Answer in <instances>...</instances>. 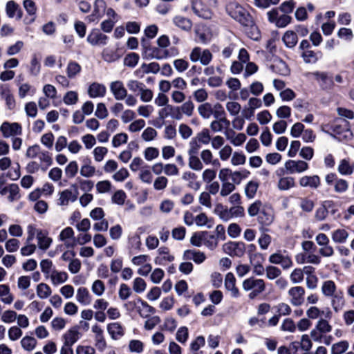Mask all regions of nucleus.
I'll use <instances>...</instances> for the list:
<instances>
[{
    "instance_id": "nucleus-1",
    "label": "nucleus",
    "mask_w": 354,
    "mask_h": 354,
    "mask_svg": "<svg viewBox=\"0 0 354 354\" xmlns=\"http://www.w3.org/2000/svg\"><path fill=\"white\" fill-rule=\"evenodd\" d=\"M110 91L117 101L124 100L128 106H134L138 103L137 98L132 94H129L124 83L120 80H115L109 84Z\"/></svg>"
},
{
    "instance_id": "nucleus-2",
    "label": "nucleus",
    "mask_w": 354,
    "mask_h": 354,
    "mask_svg": "<svg viewBox=\"0 0 354 354\" xmlns=\"http://www.w3.org/2000/svg\"><path fill=\"white\" fill-rule=\"evenodd\" d=\"M227 11L232 18L239 21L243 26L252 25V17L241 6L236 3H231L227 6Z\"/></svg>"
},
{
    "instance_id": "nucleus-3",
    "label": "nucleus",
    "mask_w": 354,
    "mask_h": 354,
    "mask_svg": "<svg viewBox=\"0 0 354 354\" xmlns=\"http://www.w3.org/2000/svg\"><path fill=\"white\" fill-rule=\"evenodd\" d=\"M197 111L199 115L205 120H208L212 116L220 118L225 115L223 106L218 102L214 104L209 102L202 103L198 106Z\"/></svg>"
},
{
    "instance_id": "nucleus-4",
    "label": "nucleus",
    "mask_w": 354,
    "mask_h": 354,
    "mask_svg": "<svg viewBox=\"0 0 354 354\" xmlns=\"http://www.w3.org/2000/svg\"><path fill=\"white\" fill-rule=\"evenodd\" d=\"M243 289L248 292L252 290L248 297L252 299L266 290V283L261 279H255L249 277L245 279L242 283Z\"/></svg>"
},
{
    "instance_id": "nucleus-5",
    "label": "nucleus",
    "mask_w": 354,
    "mask_h": 354,
    "mask_svg": "<svg viewBox=\"0 0 354 354\" xmlns=\"http://www.w3.org/2000/svg\"><path fill=\"white\" fill-rule=\"evenodd\" d=\"M150 261V257L147 254L135 256L131 260L133 266L139 267L137 273L142 277L147 276L152 270Z\"/></svg>"
},
{
    "instance_id": "nucleus-6",
    "label": "nucleus",
    "mask_w": 354,
    "mask_h": 354,
    "mask_svg": "<svg viewBox=\"0 0 354 354\" xmlns=\"http://www.w3.org/2000/svg\"><path fill=\"white\" fill-rule=\"evenodd\" d=\"M245 250V244L241 241H227L222 245L223 252L232 257H243Z\"/></svg>"
},
{
    "instance_id": "nucleus-7",
    "label": "nucleus",
    "mask_w": 354,
    "mask_h": 354,
    "mask_svg": "<svg viewBox=\"0 0 354 354\" xmlns=\"http://www.w3.org/2000/svg\"><path fill=\"white\" fill-rule=\"evenodd\" d=\"M212 57L213 55L209 49H202L198 46L194 47L189 54L191 62H199L203 66L208 65L212 60Z\"/></svg>"
},
{
    "instance_id": "nucleus-8",
    "label": "nucleus",
    "mask_w": 354,
    "mask_h": 354,
    "mask_svg": "<svg viewBox=\"0 0 354 354\" xmlns=\"http://www.w3.org/2000/svg\"><path fill=\"white\" fill-rule=\"evenodd\" d=\"M0 131L5 138H14L22 134V127L18 122H3L0 126Z\"/></svg>"
},
{
    "instance_id": "nucleus-9",
    "label": "nucleus",
    "mask_w": 354,
    "mask_h": 354,
    "mask_svg": "<svg viewBox=\"0 0 354 354\" xmlns=\"http://www.w3.org/2000/svg\"><path fill=\"white\" fill-rule=\"evenodd\" d=\"M284 167L289 174L304 173L309 169L307 162L302 160H288L284 163Z\"/></svg>"
},
{
    "instance_id": "nucleus-10",
    "label": "nucleus",
    "mask_w": 354,
    "mask_h": 354,
    "mask_svg": "<svg viewBox=\"0 0 354 354\" xmlns=\"http://www.w3.org/2000/svg\"><path fill=\"white\" fill-rule=\"evenodd\" d=\"M71 187L75 189V192L69 189H66L59 193V198L57 199V205L59 206L66 207L69 205L71 203L77 201L78 195L77 185L72 184Z\"/></svg>"
},
{
    "instance_id": "nucleus-11",
    "label": "nucleus",
    "mask_w": 354,
    "mask_h": 354,
    "mask_svg": "<svg viewBox=\"0 0 354 354\" xmlns=\"http://www.w3.org/2000/svg\"><path fill=\"white\" fill-rule=\"evenodd\" d=\"M290 302L295 306H299L304 302L305 290L301 286H293L288 291Z\"/></svg>"
},
{
    "instance_id": "nucleus-12",
    "label": "nucleus",
    "mask_w": 354,
    "mask_h": 354,
    "mask_svg": "<svg viewBox=\"0 0 354 354\" xmlns=\"http://www.w3.org/2000/svg\"><path fill=\"white\" fill-rule=\"evenodd\" d=\"M268 260L270 263L280 265L285 270L290 268L293 264L290 257L280 251L272 254Z\"/></svg>"
},
{
    "instance_id": "nucleus-13",
    "label": "nucleus",
    "mask_w": 354,
    "mask_h": 354,
    "mask_svg": "<svg viewBox=\"0 0 354 354\" xmlns=\"http://www.w3.org/2000/svg\"><path fill=\"white\" fill-rule=\"evenodd\" d=\"M236 278L233 273L228 272L225 277L224 286L225 290L230 293V297L237 299L241 296L239 289L236 285Z\"/></svg>"
},
{
    "instance_id": "nucleus-14",
    "label": "nucleus",
    "mask_w": 354,
    "mask_h": 354,
    "mask_svg": "<svg viewBox=\"0 0 354 354\" xmlns=\"http://www.w3.org/2000/svg\"><path fill=\"white\" fill-rule=\"evenodd\" d=\"M192 9L199 17L206 19L212 18V13L211 10L201 0H192Z\"/></svg>"
},
{
    "instance_id": "nucleus-15",
    "label": "nucleus",
    "mask_w": 354,
    "mask_h": 354,
    "mask_svg": "<svg viewBox=\"0 0 354 354\" xmlns=\"http://www.w3.org/2000/svg\"><path fill=\"white\" fill-rule=\"evenodd\" d=\"M335 136L340 141L349 140L353 137V133L348 127V123L342 121V124H335L333 127Z\"/></svg>"
},
{
    "instance_id": "nucleus-16",
    "label": "nucleus",
    "mask_w": 354,
    "mask_h": 354,
    "mask_svg": "<svg viewBox=\"0 0 354 354\" xmlns=\"http://www.w3.org/2000/svg\"><path fill=\"white\" fill-rule=\"evenodd\" d=\"M108 37L97 29L92 30L87 36L86 41L91 46H104L107 44Z\"/></svg>"
},
{
    "instance_id": "nucleus-17",
    "label": "nucleus",
    "mask_w": 354,
    "mask_h": 354,
    "mask_svg": "<svg viewBox=\"0 0 354 354\" xmlns=\"http://www.w3.org/2000/svg\"><path fill=\"white\" fill-rule=\"evenodd\" d=\"M106 2L104 0H95L91 15L87 17L89 22H97L106 11Z\"/></svg>"
},
{
    "instance_id": "nucleus-18",
    "label": "nucleus",
    "mask_w": 354,
    "mask_h": 354,
    "mask_svg": "<svg viewBox=\"0 0 354 354\" xmlns=\"http://www.w3.org/2000/svg\"><path fill=\"white\" fill-rule=\"evenodd\" d=\"M319 86L325 91L331 90L334 86L333 77L324 72H315L313 73Z\"/></svg>"
},
{
    "instance_id": "nucleus-19",
    "label": "nucleus",
    "mask_w": 354,
    "mask_h": 354,
    "mask_svg": "<svg viewBox=\"0 0 354 354\" xmlns=\"http://www.w3.org/2000/svg\"><path fill=\"white\" fill-rule=\"evenodd\" d=\"M224 135L226 139L234 146H241L247 139V137L243 133H236L232 129H227L225 131Z\"/></svg>"
},
{
    "instance_id": "nucleus-20",
    "label": "nucleus",
    "mask_w": 354,
    "mask_h": 354,
    "mask_svg": "<svg viewBox=\"0 0 354 354\" xmlns=\"http://www.w3.org/2000/svg\"><path fill=\"white\" fill-rule=\"evenodd\" d=\"M332 315L333 313L328 308L321 310L317 306H311L306 310L307 317L311 319H321L322 317L326 319H331Z\"/></svg>"
},
{
    "instance_id": "nucleus-21",
    "label": "nucleus",
    "mask_w": 354,
    "mask_h": 354,
    "mask_svg": "<svg viewBox=\"0 0 354 354\" xmlns=\"http://www.w3.org/2000/svg\"><path fill=\"white\" fill-rule=\"evenodd\" d=\"M176 115H174V119L180 120L183 118V114L190 117L194 110V104L191 100L183 102V104L180 106H175Z\"/></svg>"
},
{
    "instance_id": "nucleus-22",
    "label": "nucleus",
    "mask_w": 354,
    "mask_h": 354,
    "mask_svg": "<svg viewBox=\"0 0 354 354\" xmlns=\"http://www.w3.org/2000/svg\"><path fill=\"white\" fill-rule=\"evenodd\" d=\"M320 184V178L317 175L303 176L299 178V185L301 187L315 189L319 187Z\"/></svg>"
},
{
    "instance_id": "nucleus-23",
    "label": "nucleus",
    "mask_w": 354,
    "mask_h": 354,
    "mask_svg": "<svg viewBox=\"0 0 354 354\" xmlns=\"http://www.w3.org/2000/svg\"><path fill=\"white\" fill-rule=\"evenodd\" d=\"M183 257L185 260H192L197 264L203 263L206 259L205 254L203 252L196 250H185Z\"/></svg>"
},
{
    "instance_id": "nucleus-24",
    "label": "nucleus",
    "mask_w": 354,
    "mask_h": 354,
    "mask_svg": "<svg viewBox=\"0 0 354 354\" xmlns=\"http://www.w3.org/2000/svg\"><path fill=\"white\" fill-rule=\"evenodd\" d=\"M200 158L203 165H211L216 167L221 166L219 160L214 158V154L210 149H205L202 150L200 153Z\"/></svg>"
},
{
    "instance_id": "nucleus-25",
    "label": "nucleus",
    "mask_w": 354,
    "mask_h": 354,
    "mask_svg": "<svg viewBox=\"0 0 354 354\" xmlns=\"http://www.w3.org/2000/svg\"><path fill=\"white\" fill-rule=\"evenodd\" d=\"M75 299L79 304L83 306H88L92 301V296L88 290L83 286L77 288Z\"/></svg>"
},
{
    "instance_id": "nucleus-26",
    "label": "nucleus",
    "mask_w": 354,
    "mask_h": 354,
    "mask_svg": "<svg viewBox=\"0 0 354 354\" xmlns=\"http://www.w3.org/2000/svg\"><path fill=\"white\" fill-rule=\"evenodd\" d=\"M106 86L98 82H93L88 88V94L91 98L102 97L106 95Z\"/></svg>"
},
{
    "instance_id": "nucleus-27",
    "label": "nucleus",
    "mask_w": 354,
    "mask_h": 354,
    "mask_svg": "<svg viewBox=\"0 0 354 354\" xmlns=\"http://www.w3.org/2000/svg\"><path fill=\"white\" fill-rule=\"evenodd\" d=\"M80 337V333L75 327H72L66 330L62 336V342L73 346Z\"/></svg>"
},
{
    "instance_id": "nucleus-28",
    "label": "nucleus",
    "mask_w": 354,
    "mask_h": 354,
    "mask_svg": "<svg viewBox=\"0 0 354 354\" xmlns=\"http://www.w3.org/2000/svg\"><path fill=\"white\" fill-rule=\"evenodd\" d=\"M215 120L211 122L209 127L214 133L221 132L224 128H228L230 126V121L225 118V115L220 118H214Z\"/></svg>"
},
{
    "instance_id": "nucleus-29",
    "label": "nucleus",
    "mask_w": 354,
    "mask_h": 354,
    "mask_svg": "<svg viewBox=\"0 0 354 354\" xmlns=\"http://www.w3.org/2000/svg\"><path fill=\"white\" fill-rule=\"evenodd\" d=\"M137 302L140 304V306L137 307V311L142 317L147 318L155 313V308L148 304L147 301H143L140 298H138Z\"/></svg>"
},
{
    "instance_id": "nucleus-30",
    "label": "nucleus",
    "mask_w": 354,
    "mask_h": 354,
    "mask_svg": "<svg viewBox=\"0 0 354 354\" xmlns=\"http://www.w3.org/2000/svg\"><path fill=\"white\" fill-rule=\"evenodd\" d=\"M6 12L9 18L17 17L18 19L22 17V11L19 6L14 1H9L6 5Z\"/></svg>"
},
{
    "instance_id": "nucleus-31",
    "label": "nucleus",
    "mask_w": 354,
    "mask_h": 354,
    "mask_svg": "<svg viewBox=\"0 0 354 354\" xmlns=\"http://www.w3.org/2000/svg\"><path fill=\"white\" fill-rule=\"evenodd\" d=\"M330 297L331 298V306L335 312H338L344 307L346 301L342 290H339Z\"/></svg>"
},
{
    "instance_id": "nucleus-32",
    "label": "nucleus",
    "mask_w": 354,
    "mask_h": 354,
    "mask_svg": "<svg viewBox=\"0 0 354 354\" xmlns=\"http://www.w3.org/2000/svg\"><path fill=\"white\" fill-rule=\"evenodd\" d=\"M37 241V246L40 250L44 251L47 250L53 243V239L48 236V232L43 230L41 233L39 234L36 238Z\"/></svg>"
},
{
    "instance_id": "nucleus-33",
    "label": "nucleus",
    "mask_w": 354,
    "mask_h": 354,
    "mask_svg": "<svg viewBox=\"0 0 354 354\" xmlns=\"http://www.w3.org/2000/svg\"><path fill=\"white\" fill-rule=\"evenodd\" d=\"M241 174L240 171H232L229 168L221 169L218 171V179L221 183L229 182L228 178L232 177L235 181L236 178H240Z\"/></svg>"
},
{
    "instance_id": "nucleus-34",
    "label": "nucleus",
    "mask_w": 354,
    "mask_h": 354,
    "mask_svg": "<svg viewBox=\"0 0 354 354\" xmlns=\"http://www.w3.org/2000/svg\"><path fill=\"white\" fill-rule=\"evenodd\" d=\"M53 285L57 286L64 283L68 280V274L64 271H59L53 270L52 273L48 276Z\"/></svg>"
},
{
    "instance_id": "nucleus-35",
    "label": "nucleus",
    "mask_w": 354,
    "mask_h": 354,
    "mask_svg": "<svg viewBox=\"0 0 354 354\" xmlns=\"http://www.w3.org/2000/svg\"><path fill=\"white\" fill-rule=\"evenodd\" d=\"M1 95L4 99L6 105L9 110H12L15 108V99L8 86L1 88Z\"/></svg>"
},
{
    "instance_id": "nucleus-36",
    "label": "nucleus",
    "mask_w": 354,
    "mask_h": 354,
    "mask_svg": "<svg viewBox=\"0 0 354 354\" xmlns=\"http://www.w3.org/2000/svg\"><path fill=\"white\" fill-rule=\"evenodd\" d=\"M107 331L113 339H118L124 335V329L118 322L108 324Z\"/></svg>"
},
{
    "instance_id": "nucleus-37",
    "label": "nucleus",
    "mask_w": 354,
    "mask_h": 354,
    "mask_svg": "<svg viewBox=\"0 0 354 354\" xmlns=\"http://www.w3.org/2000/svg\"><path fill=\"white\" fill-rule=\"evenodd\" d=\"M0 300L4 304H11L14 297L10 292L9 286L6 284H0Z\"/></svg>"
},
{
    "instance_id": "nucleus-38",
    "label": "nucleus",
    "mask_w": 354,
    "mask_h": 354,
    "mask_svg": "<svg viewBox=\"0 0 354 354\" xmlns=\"http://www.w3.org/2000/svg\"><path fill=\"white\" fill-rule=\"evenodd\" d=\"M321 290L322 294L326 297H331L338 292L337 290V286L333 280L323 281Z\"/></svg>"
},
{
    "instance_id": "nucleus-39",
    "label": "nucleus",
    "mask_w": 354,
    "mask_h": 354,
    "mask_svg": "<svg viewBox=\"0 0 354 354\" xmlns=\"http://www.w3.org/2000/svg\"><path fill=\"white\" fill-rule=\"evenodd\" d=\"M173 23L179 28L188 31L192 29V23L190 19L183 16L177 15L172 19Z\"/></svg>"
},
{
    "instance_id": "nucleus-40",
    "label": "nucleus",
    "mask_w": 354,
    "mask_h": 354,
    "mask_svg": "<svg viewBox=\"0 0 354 354\" xmlns=\"http://www.w3.org/2000/svg\"><path fill=\"white\" fill-rule=\"evenodd\" d=\"M36 294L40 299H46L51 296L52 289L49 285L41 282L36 286Z\"/></svg>"
},
{
    "instance_id": "nucleus-41",
    "label": "nucleus",
    "mask_w": 354,
    "mask_h": 354,
    "mask_svg": "<svg viewBox=\"0 0 354 354\" xmlns=\"http://www.w3.org/2000/svg\"><path fill=\"white\" fill-rule=\"evenodd\" d=\"M203 245L209 250H214L218 245V237L210 234L208 232H204Z\"/></svg>"
},
{
    "instance_id": "nucleus-42",
    "label": "nucleus",
    "mask_w": 354,
    "mask_h": 354,
    "mask_svg": "<svg viewBox=\"0 0 354 354\" xmlns=\"http://www.w3.org/2000/svg\"><path fill=\"white\" fill-rule=\"evenodd\" d=\"M23 4L28 14L30 16H33V17H32L29 20L24 19V23L26 24H30L33 23L35 19V15L37 12L36 5L32 0H24Z\"/></svg>"
},
{
    "instance_id": "nucleus-43",
    "label": "nucleus",
    "mask_w": 354,
    "mask_h": 354,
    "mask_svg": "<svg viewBox=\"0 0 354 354\" xmlns=\"http://www.w3.org/2000/svg\"><path fill=\"white\" fill-rule=\"evenodd\" d=\"M283 41L288 48H293L296 46L298 41V38L296 32L292 30H288L283 36Z\"/></svg>"
},
{
    "instance_id": "nucleus-44",
    "label": "nucleus",
    "mask_w": 354,
    "mask_h": 354,
    "mask_svg": "<svg viewBox=\"0 0 354 354\" xmlns=\"http://www.w3.org/2000/svg\"><path fill=\"white\" fill-rule=\"evenodd\" d=\"M188 166L189 169L196 171H201L204 167L201 158L197 154L188 155Z\"/></svg>"
},
{
    "instance_id": "nucleus-45",
    "label": "nucleus",
    "mask_w": 354,
    "mask_h": 354,
    "mask_svg": "<svg viewBox=\"0 0 354 354\" xmlns=\"http://www.w3.org/2000/svg\"><path fill=\"white\" fill-rule=\"evenodd\" d=\"M82 71L81 66L76 62L71 61L68 63L66 72L70 79L75 77Z\"/></svg>"
},
{
    "instance_id": "nucleus-46",
    "label": "nucleus",
    "mask_w": 354,
    "mask_h": 354,
    "mask_svg": "<svg viewBox=\"0 0 354 354\" xmlns=\"http://www.w3.org/2000/svg\"><path fill=\"white\" fill-rule=\"evenodd\" d=\"M20 344L23 349L31 352L35 348L37 342L35 337L26 335L21 339Z\"/></svg>"
},
{
    "instance_id": "nucleus-47",
    "label": "nucleus",
    "mask_w": 354,
    "mask_h": 354,
    "mask_svg": "<svg viewBox=\"0 0 354 354\" xmlns=\"http://www.w3.org/2000/svg\"><path fill=\"white\" fill-rule=\"evenodd\" d=\"M215 213L224 222H227L232 218L230 208L222 205L216 206Z\"/></svg>"
},
{
    "instance_id": "nucleus-48",
    "label": "nucleus",
    "mask_w": 354,
    "mask_h": 354,
    "mask_svg": "<svg viewBox=\"0 0 354 354\" xmlns=\"http://www.w3.org/2000/svg\"><path fill=\"white\" fill-rule=\"evenodd\" d=\"M176 109H177V108H175L174 106L171 104L163 106L158 111V118L164 120L167 118L171 117L174 119V115H176Z\"/></svg>"
},
{
    "instance_id": "nucleus-49",
    "label": "nucleus",
    "mask_w": 354,
    "mask_h": 354,
    "mask_svg": "<svg viewBox=\"0 0 354 354\" xmlns=\"http://www.w3.org/2000/svg\"><path fill=\"white\" fill-rule=\"evenodd\" d=\"M272 70L274 73L280 75H288L290 73L288 65L282 60H277L272 66Z\"/></svg>"
},
{
    "instance_id": "nucleus-50",
    "label": "nucleus",
    "mask_w": 354,
    "mask_h": 354,
    "mask_svg": "<svg viewBox=\"0 0 354 354\" xmlns=\"http://www.w3.org/2000/svg\"><path fill=\"white\" fill-rule=\"evenodd\" d=\"M278 188L280 190H288L296 186L295 178L291 176L282 177L278 182Z\"/></svg>"
},
{
    "instance_id": "nucleus-51",
    "label": "nucleus",
    "mask_w": 354,
    "mask_h": 354,
    "mask_svg": "<svg viewBox=\"0 0 354 354\" xmlns=\"http://www.w3.org/2000/svg\"><path fill=\"white\" fill-rule=\"evenodd\" d=\"M337 170L342 175H351L354 170V164H351L346 159L340 160Z\"/></svg>"
},
{
    "instance_id": "nucleus-52",
    "label": "nucleus",
    "mask_w": 354,
    "mask_h": 354,
    "mask_svg": "<svg viewBox=\"0 0 354 354\" xmlns=\"http://www.w3.org/2000/svg\"><path fill=\"white\" fill-rule=\"evenodd\" d=\"M102 59L106 62H113L120 58V55L117 50L106 48L102 50Z\"/></svg>"
},
{
    "instance_id": "nucleus-53",
    "label": "nucleus",
    "mask_w": 354,
    "mask_h": 354,
    "mask_svg": "<svg viewBox=\"0 0 354 354\" xmlns=\"http://www.w3.org/2000/svg\"><path fill=\"white\" fill-rule=\"evenodd\" d=\"M8 199L10 202L18 201L21 198L20 189L18 185L12 183L8 185Z\"/></svg>"
},
{
    "instance_id": "nucleus-54",
    "label": "nucleus",
    "mask_w": 354,
    "mask_h": 354,
    "mask_svg": "<svg viewBox=\"0 0 354 354\" xmlns=\"http://www.w3.org/2000/svg\"><path fill=\"white\" fill-rule=\"evenodd\" d=\"M139 178L146 184H151L153 181V174L148 166H144L139 172Z\"/></svg>"
},
{
    "instance_id": "nucleus-55",
    "label": "nucleus",
    "mask_w": 354,
    "mask_h": 354,
    "mask_svg": "<svg viewBox=\"0 0 354 354\" xmlns=\"http://www.w3.org/2000/svg\"><path fill=\"white\" fill-rule=\"evenodd\" d=\"M195 223L198 227L207 226V228L212 227V220L203 212L195 216Z\"/></svg>"
},
{
    "instance_id": "nucleus-56",
    "label": "nucleus",
    "mask_w": 354,
    "mask_h": 354,
    "mask_svg": "<svg viewBox=\"0 0 354 354\" xmlns=\"http://www.w3.org/2000/svg\"><path fill=\"white\" fill-rule=\"evenodd\" d=\"M92 153L94 160L97 162H100L108 153V149L105 147L98 146L93 149Z\"/></svg>"
},
{
    "instance_id": "nucleus-57",
    "label": "nucleus",
    "mask_w": 354,
    "mask_h": 354,
    "mask_svg": "<svg viewBox=\"0 0 354 354\" xmlns=\"http://www.w3.org/2000/svg\"><path fill=\"white\" fill-rule=\"evenodd\" d=\"M328 319L321 318L318 320L316 324L315 328L319 332L324 334L331 332L332 326L328 322Z\"/></svg>"
},
{
    "instance_id": "nucleus-58",
    "label": "nucleus",
    "mask_w": 354,
    "mask_h": 354,
    "mask_svg": "<svg viewBox=\"0 0 354 354\" xmlns=\"http://www.w3.org/2000/svg\"><path fill=\"white\" fill-rule=\"evenodd\" d=\"M91 291L97 297H101L105 291V284L100 279L95 280L91 285Z\"/></svg>"
},
{
    "instance_id": "nucleus-59",
    "label": "nucleus",
    "mask_w": 354,
    "mask_h": 354,
    "mask_svg": "<svg viewBox=\"0 0 354 354\" xmlns=\"http://www.w3.org/2000/svg\"><path fill=\"white\" fill-rule=\"evenodd\" d=\"M160 152L158 148L154 147H148L143 151L145 159L151 162L159 156Z\"/></svg>"
},
{
    "instance_id": "nucleus-60",
    "label": "nucleus",
    "mask_w": 354,
    "mask_h": 354,
    "mask_svg": "<svg viewBox=\"0 0 354 354\" xmlns=\"http://www.w3.org/2000/svg\"><path fill=\"white\" fill-rule=\"evenodd\" d=\"M78 100V93L75 91H67L63 97V102L66 105H75Z\"/></svg>"
},
{
    "instance_id": "nucleus-61",
    "label": "nucleus",
    "mask_w": 354,
    "mask_h": 354,
    "mask_svg": "<svg viewBox=\"0 0 354 354\" xmlns=\"http://www.w3.org/2000/svg\"><path fill=\"white\" fill-rule=\"evenodd\" d=\"M158 136L157 131L153 127H147L141 134V138L145 142H151L154 140Z\"/></svg>"
},
{
    "instance_id": "nucleus-62",
    "label": "nucleus",
    "mask_w": 354,
    "mask_h": 354,
    "mask_svg": "<svg viewBox=\"0 0 354 354\" xmlns=\"http://www.w3.org/2000/svg\"><path fill=\"white\" fill-rule=\"evenodd\" d=\"M246 162L245 155L241 151H234L231 157L230 162L234 166L243 165Z\"/></svg>"
},
{
    "instance_id": "nucleus-63",
    "label": "nucleus",
    "mask_w": 354,
    "mask_h": 354,
    "mask_svg": "<svg viewBox=\"0 0 354 354\" xmlns=\"http://www.w3.org/2000/svg\"><path fill=\"white\" fill-rule=\"evenodd\" d=\"M216 177V171L212 168H207L203 171L201 178L204 183L209 184Z\"/></svg>"
},
{
    "instance_id": "nucleus-64",
    "label": "nucleus",
    "mask_w": 354,
    "mask_h": 354,
    "mask_svg": "<svg viewBox=\"0 0 354 354\" xmlns=\"http://www.w3.org/2000/svg\"><path fill=\"white\" fill-rule=\"evenodd\" d=\"M349 346L347 341H341L334 344L331 347V354H342Z\"/></svg>"
}]
</instances>
